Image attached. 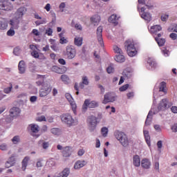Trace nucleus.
Instances as JSON below:
<instances>
[{
	"label": "nucleus",
	"instance_id": "nucleus-1",
	"mask_svg": "<svg viewBox=\"0 0 177 177\" xmlns=\"http://www.w3.org/2000/svg\"><path fill=\"white\" fill-rule=\"evenodd\" d=\"M125 46L127 51V54L130 56V57H133V56H136L138 51L135 48V41L133 39H128L125 42Z\"/></svg>",
	"mask_w": 177,
	"mask_h": 177
},
{
	"label": "nucleus",
	"instance_id": "nucleus-2",
	"mask_svg": "<svg viewBox=\"0 0 177 177\" xmlns=\"http://www.w3.org/2000/svg\"><path fill=\"white\" fill-rule=\"evenodd\" d=\"M115 136L118 140H119L124 146V147H127L128 145H129V141H128V137H127V134H124V132L116 131L115 133Z\"/></svg>",
	"mask_w": 177,
	"mask_h": 177
},
{
	"label": "nucleus",
	"instance_id": "nucleus-3",
	"mask_svg": "<svg viewBox=\"0 0 177 177\" xmlns=\"http://www.w3.org/2000/svg\"><path fill=\"white\" fill-rule=\"evenodd\" d=\"M88 109H96V107H99V102L97 101H91L89 99L85 100L83 106H82V111L85 113L86 110Z\"/></svg>",
	"mask_w": 177,
	"mask_h": 177
},
{
	"label": "nucleus",
	"instance_id": "nucleus-4",
	"mask_svg": "<svg viewBox=\"0 0 177 177\" xmlns=\"http://www.w3.org/2000/svg\"><path fill=\"white\" fill-rule=\"evenodd\" d=\"M61 120L62 122H64V124H66V125H68V127H73V125H75L76 122L73 118V116L68 113L63 114L61 116Z\"/></svg>",
	"mask_w": 177,
	"mask_h": 177
},
{
	"label": "nucleus",
	"instance_id": "nucleus-5",
	"mask_svg": "<svg viewBox=\"0 0 177 177\" xmlns=\"http://www.w3.org/2000/svg\"><path fill=\"white\" fill-rule=\"evenodd\" d=\"M77 55V50L74 46H66V56L69 60H73Z\"/></svg>",
	"mask_w": 177,
	"mask_h": 177
},
{
	"label": "nucleus",
	"instance_id": "nucleus-6",
	"mask_svg": "<svg viewBox=\"0 0 177 177\" xmlns=\"http://www.w3.org/2000/svg\"><path fill=\"white\" fill-rule=\"evenodd\" d=\"M50 92H52V87L48 84H44L42 86V88L39 90V95L40 97H45V96H48Z\"/></svg>",
	"mask_w": 177,
	"mask_h": 177
},
{
	"label": "nucleus",
	"instance_id": "nucleus-7",
	"mask_svg": "<svg viewBox=\"0 0 177 177\" xmlns=\"http://www.w3.org/2000/svg\"><path fill=\"white\" fill-rule=\"evenodd\" d=\"M28 129L30 131V135L33 138H39V134H37L39 132V126L36 124H30L28 127Z\"/></svg>",
	"mask_w": 177,
	"mask_h": 177
},
{
	"label": "nucleus",
	"instance_id": "nucleus-8",
	"mask_svg": "<svg viewBox=\"0 0 177 177\" xmlns=\"http://www.w3.org/2000/svg\"><path fill=\"white\" fill-rule=\"evenodd\" d=\"M170 107H172V102H168L167 99H162L158 106V110L165 111L168 110Z\"/></svg>",
	"mask_w": 177,
	"mask_h": 177
},
{
	"label": "nucleus",
	"instance_id": "nucleus-9",
	"mask_svg": "<svg viewBox=\"0 0 177 177\" xmlns=\"http://www.w3.org/2000/svg\"><path fill=\"white\" fill-rule=\"evenodd\" d=\"M12 9H13V6L9 2V0H0L1 10L9 12V10H12Z\"/></svg>",
	"mask_w": 177,
	"mask_h": 177
},
{
	"label": "nucleus",
	"instance_id": "nucleus-10",
	"mask_svg": "<svg viewBox=\"0 0 177 177\" xmlns=\"http://www.w3.org/2000/svg\"><path fill=\"white\" fill-rule=\"evenodd\" d=\"M88 127L91 131H95L97 125V118L94 115H91L88 118Z\"/></svg>",
	"mask_w": 177,
	"mask_h": 177
},
{
	"label": "nucleus",
	"instance_id": "nucleus-11",
	"mask_svg": "<svg viewBox=\"0 0 177 177\" xmlns=\"http://www.w3.org/2000/svg\"><path fill=\"white\" fill-rule=\"evenodd\" d=\"M115 102V95L113 93H107L104 95V99L102 101L103 104H107V103H113Z\"/></svg>",
	"mask_w": 177,
	"mask_h": 177
},
{
	"label": "nucleus",
	"instance_id": "nucleus-12",
	"mask_svg": "<svg viewBox=\"0 0 177 177\" xmlns=\"http://www.w3.org/2000/svg\"><path fill=\"white\" fill-rule=\"evenodd\" d=\"M103 27L99 26L97 28V41L101 46H104V43L103 41Z\"/></svg>",
	"mask_w": 177,
	"mask_h": 177
},
{
	"label": "nucleus",
	"instance_id": "nucleus-13",
	"mask_svg": "<svg viewBox=\"0 0 177 177\" xmlns=\"http://www.w3.org/2000/svg\"><path fill=\"white\" fill-rule=\"evenodd\" d=\"M27 12V8L25 7H21L17 9V12H15L17 19H21L26 12Z\"/></svg>",
	"mask_w": 177,
	"mask_h": 177
},
{
	"label": "nucleus",
	"instance_id": "nucleus-14",
	"mask_svg": "<svg viewBox=\"0 0 177 177\" xmlns=\"http://www.w3.org/2000/svg\"><path fill=\"white\" fill-rule=\"evenodd\" d=\"M34 16H35V19H37V20H40V21H36L35 22L36 26H41V24H46V23L48 22L46 18L42 19V17H41L39 15H38V13H35Z\"/></svg>",
	"mask_w": 177,
	"mask_h": 177
},
{
	"label": "nucleus",
	"instance_id": "nucleus-15",
	"mask_svg": "<svg viewBox=\"0 0 177 177\" xmlns=\"http://www.w3.org/2000/svg\"><path fill=\"white\" fill-rule=\"evenodd\" d=\"M20 114V109L17 107H12L10 109V116L14 118V117H17Z\"/></svg>",
	"mask_w": 177,
	"mask_h": 177
},
{
	"label": "nucleus",
	"instance_id": "nucleus-16",
	"mask_svg": "<svg viewBox=\"0 0 177 177\" xmlns=\"http://www.w3.org/2000/svg\"><path fill=\"white\" fill-rule=\"evenodd\" d=\"M71 147H65L62 149L63 157H70L71 156Z\"/></svg>",
	"mask_w": 177,
	"mask_h": 177
},
{
	"label": "nucleus",
	"instance_id": "nucleus-17",
	"mask_svg": "<svg viewBox=\"0 0 177 177\" xmlns=\"http://www.w3.org/2000/svg\"><path fill=\"white\" fill-rule=\"evenodd\" d=\"M18 68L20 74H24L26 73V62L24 60L19 62Z\"/></svg>",
	"mask_w": 177,
	"mask_h": 177
},
{
	"label": "nucleus",
	"instance_id": "nucleus-18",
	"mask_svg": "<svg viewBox=\"0 0 177 177\" xmlns=\"http://www.w3.org/2000/svg\"><path fill=\"white\" fill-rule=\"evenodd\" d=\"M119 19H120V17H118L115 14H113L109 18V23H112L113 24L117 25V24H118V20Z\"/></svg>",
	"mask_w": 177,
	"mask_h": 177
},
{
	"label": "nucleus",
	"instance_id": "nucleus-19",
	"mask_svg": "<svg viewBox=\"0 0 177 177\" xmlns=\"http://www.w3.org/2000/svg\"><path fill=\"white\" fill-rule=\"evenodd\" d=\"M151 165V163L150 162V160L147 158L142 159L141 161V166L145 169H149L150 168V166Z\"/></svg>",
	"mask_w": 177,
	"mask_h": 177
},
{
	"label": "nucleus",
	"instance_id": "nucleus-20",
	"mask_svg": "<svg viewBox=\"0 0 177 177\" xmlns=\"http://www.w3.org/2000/svg\"><path fill=\"white\" fill-rule=\"evenodd\" d=\"M90 20L92 24H94V26H97V24L100 23V16L97 15H93V17H91Z\"/></svg>",
	"mask_w": 177,
	"mask_h": 177
},
{
	"label": "nucleus",
	"instance_id": "nucleus-21",
	"mask_svg": "<svg viewBox=\"0 0 177 177\" xmlns=\"http://www.w3.org/2000/svg\"><path fill=\"white\" fill-rule=\"evenodd\" d=\"M84 85H89V80H88V77L83 76L82 78V82L80 83V88L84 89Z\"/></svg>",
	"mask_w": 177,
	"mask_h": 177
},
{
	"label": "nucleus",
	"instance_id": "nucleus-22",
	"mask_svg": "<svg viewBox=\"0 0 177 177\" xmlns=\"http://www.w3.org/2000/svg\"><path fill=\"white\" fill-rule=\"evenodd\" d=\"M19 23L20 22L18 20L11 19L10 21V26H11V28H13L14 30H17V28H19Z\"/></svg>",
	"mask_w": 177,
	"mask_h": 177
},
{
	"label": "nucleus",
	"instance_id": "nucleus-23",
	"mask_svg": "<svg viewBox=\"0 0 177 177\" xmlns=\"http://www.w3.org/2000/svg\"><path fill=\"white\" fill-rule=\"evenodd\" d=\"M161 30H162V28H161V26L155 25L151 27L150 31L152 34H156V32H158V31H161Z\"/></svg>",
	"mask_w": 177,
	"mask_h": 177
},
{
	"label": "nucleus",
	"instance_id": "nucleus-24",
	"mask_svg": "<svg viewBox=\"0 0 177 177\" xmlns=\"http://www.w3.org/2000/svg\"><path fill=\"white\" fill-rule=\"evenodd\" d=\"M133 163L135 167H140V157L138 155L133 156Z\"/></svg>",
	"mask_w": 177,
	"mask_h": 177
},
{
	"label": "nucleus",
	"instance_id": "nucleus-25",
	"mask_svg": "<svg viewBox=\"0 0 177 177\" xmlns=\"http://www.w3.org/2000/svg\"><path fill=\"white\" fill-rule=\"evenodd\" d=\"M159 92L167 93V83L165 82H160L159 85Z\"/></svg>",
	"mask_w": 177,
	"mask_h": 177
},
{
	"label": "nucleus",
	"instance_id": "nucleus-26",
	"mask_svg": "<svg viewBox=\"0 0 177 177\" xmlns=\"http://www.w3.org/2000/svg\"><path fill=\"white\" fill-rule=\"evenodd\" d=\"M83 167H85V161H81V160H77L75 165L74 168L75 169H80V168H82Z\"/></svg>",
	"mask_w": 177,
	"mask_h": 177
},
{
	"label": "nucleus",
	"instance_id": "nucleus-27",
	"mask_svg": "<svg viewBox=\"0 0 177 177\" xmlns=\"http://www.w3.org/2000/svg\"><path fill=\"white\" fill-rule=\"evenodd\" d=\"M152 120H153V115H151V111H149L145 120V125L147 127H149V125H151Z\"/></svg>",
	"mask_w": 177,
	"mask_h": 177
},
{
	"label": "nucleus",
	"instance_id": "nucleus-28",
	"mask_svg": "<svg viewBox=\"0 0 177 177\" xmlns=\"http://www.w3.org/2000/svg\"><path fill=\"white\" fill-rule=\"evenodd\" d=\"M38 145L44 149V150H46L49 147V142L44 141V140H40L38 142Z\"/></svg>",
	"mask_w": 177,
	"mask_h": 177
},
{
	"label": "nucleus",
	"instance_id": "nucleus-29",
	"mask_svg": "<svg viewBox=\"0 0 177 177\" xmlns=\"http://www.w3.org/2000/svg\"><path fill=\"white\" fill-rule=\"evenodd\" d=\"M8 28V20L3 19L0 21V30H6Z\"/></svg>",
	"mask_w": 177,
	"mask_h": 177
},
{
	"label": "nucleus",
	"instance_id": "nucleus-30",
	"mask_svg": "<svg viewBox=\"0 0 177 177\" xmlns=\"http://www.w3.org/2000/svg\"><path fill=\"white\" fill-rule=\"evenodd\" d=\"M84 39L82 37H76L74 39V44L76 46H82Z\"/></svg>",
	"mask_w": 177,
	"mask_h": 177
},
{
	"label": "nucleus",
	"instance_id": "nucleus-31",
	"mask_svg": "<svg viewBox=\"0 0 177 177\" xmlns=\"http://www.w3.org/2000/svg\"><path fill=\"white\" fill-rule=\"evenodd\" d=\"M28 161H30V157L26 156L22 160V169L26 171L27 166L28 165Z\"/></svg>",
	"mask_w": 177,
	"mask_h": 177
},
{
	"label": "nucleus",
	"instance_id": "nucleus-32",
	"mask_svg": "<svg viewBox=\"0 0 177 177\" xmlns=\"http://www.w3.org/2000/svg\"><path fill=\"white\" fill-rule=\"evenodd\" d=\"M142 19L146 20V21H151V15L149 12H143L141 14Z\"/></svg>",
	"mask_w": 177,
	"mask_h": 177
},
{
	"label": "nucleus",
	"instance_id": "nucleus-33",
	"mask_svg": "<svg viewBox=\"0 0 177 177\" xmlns=\"http://www.w3.org/2000/svg\"><path fill=\"white\" fill-rule=\"evenodd\" d=\"M37 80H41L36 82L37 85H38V86H41V85H42V84H44V81L45 80V75H37Z\"/></svg>",
	"mask_w": 177,
	"mask_h": 177
},
{
	"label": "nucleus",
	"instance_id": "nucleus-34",
	"mask_svg": "<svg viewBox=\"0 0 177 177\" xmlns=\"http://www.w3.org/2000/svg\"><path fill=\"white\" fill-rule=\"evenodd\" d=\"M59 37L60 38L59 43L62 44V45H64V44L68 43V40H67V38L64 37V33H60L59 35Z\"/></svg>",
	"mask_w": 177,
	"mask_h": 177
},
{
	"label": "nucleus",
	"instance_id": "nucleus-35",
	"mask_svg": "<svg viewBox=\"0 0 177 177\" xmlns=\"http://www.w3.org/2000/svg\"><path fill=\"white\" fill-rule=\"evenodd\" d=\"M115 60L118 63H124L125 62V57L122 54H119L115 57Z\"/></svg>",
	"mask_w": 177,
	"mask_h": 177
},
{
	"label": "nucleus",
	"instance_id": "nucleus-36",
	"mask_svg": "<svg viewBox=\"0 0 177 177\" xmlns=\"http://www.w3.org/2000/svg\"><path fill=\"white\" fill-rule=\"evenodd\" d=\"M168 31L169 32H177V24H171L168 28Z\"/></svg>",
	"mask_w": 177,
	"mask_h": 177
},
{
	"label": "nucleus",
	"instance_id": "nucleus-37",
	"mask_svg": "<svg viewBox=\"0 0 177 177\" xmlns=\"http://www.w3.org/2000/svg\"><path fill=\"white\" fill-rule=\"evenodd\" d=\"M61 80L62 82L65 84H68V82H70V78L68 77V76H67V75H62Z\"/></svg>",
	"mask_w": 177,
	"mask_h": 177
},
{
	"label": "nucleus",
	"instance_id": "nucleus-38",
	"mask_svg": "<svg viewBox=\"0 0 177 177\" xmlns=\"http://www.w3.org/2000/svg\"><path fill=\"white\" fill-rule=\"evenodd\" d=\"M155 39L160 46H164V44H165V39H160L158 37H155Z\"/></svg>",
	"mask_w": 177,
	"mask_h": 177
},
{
	"label": "nucleus",
	"instance_id": "nucleus-39",
	"mask_svg": "<svg viewBox=\"0 0 177 177\" xmlns=\"http://www.w3.org/2000/svg\"><path fill=\"white\" fill-rule=\"evenodd\" d=\"M101 133L104 138H106V136H107V133H109V129L107 127H102L101 129Z\"/></svg>",
	"mask_w": 177,
	"mask_h": 177
},
{
	"label": "nucleus",
	"instance_id": "nucleus-40",
	"mask_svg": "<svg viewBox=\"0 0 177 177\" xmlns=\"http://www.w3.org/2000/svg\"><path fill=\"white\" fill-rule=\"evenodd\" d=\"M113 50L115 53H118V55H122V50L120 47H118V46H114Z\"/></svg>",
	"mask_w": 177,
	"mask_h": 177
},
{
	"label": "nucleus",
	"instance_id": "nucleus-41",
	"mask_svg": "<svg viewBox=\"0 0 177 177\" xmlns=\"http://www.w3.org/2000/svg\"><path fill=\"white\" fill-rule=\"evenodd\" d=\"M50 131L53 135H60V129L59 128H53Z\"/></svg>",
	"mask_w": 177,
	"mask_h": 177
},
{
	"label": "nucleus",
	"instance_id": "nucleus-42",
	"mask_svg": "<svg viewBox=\"0 0 177 177\" xmlns=\"http://www.w3.org/2000/svg\"><path fill=\"white\" fill-rule=\"evenodd\" d=\"M12 89H13V86H12L11 83L10 84L9 87H6L3 89L4 93H10L12 92Z\"/></svg>",
	"mask_w": 177,
	"mask_h": 177
},
{
	"label": "nucleus",
	"instance_id": "nucleus-43",
	"mask_svg": "<svg viewBox=\"0 0 177 177\" xmlns=\"http://www.w3.org/2000/svg\"><path fill=\"white\" fill-rule=\"evenodd\" d=\"M106 72L108 74H111L114 72V65L113 64H110L109 66L106 68Z\"/></svg>",
	"mask_w": 177,
	"mask_h": 177
},
{
	"label": "nucleus",
	"instance_id": "nucleus-44",
	"mask_svg": "<svg viewBox=\"0 0 177 177\" xmlns=\"http://www.w3.org/2000/svg\"><path fill=\"white\" fill-rule=\"evenodd\" d=\"M69 103L72 107L73 113L75 114V111H77V104H75V102H74V100Z\"/></svg>",
	"mask_w": 177,
	"mask_h": 177
},
{
	"label": "nucleus",
	"instance_id": "nucleus-45",
	"mask_svg": "<svg viewBox=\"0 0 177 177\" xmlns=\"http://www.w3.org/2000/svg\"><path fill=\"white\" fill-rule=\"evenodd\" d=\"M15 29L10 28V30H8L7 32V35L8 37H13V35H15Z\"/></svg>",
	"mask_w": 177,
	"mask_h": 177
},
{
	"label": "nucleus",
	"instance_id": "nucleus-46",
	"mask_svg": "<svg viewBox=\"0 0 177 177\" xmlns=\"http://www.w3.org/2000/svg\"><path fill=\"white\" fill-rule=\"evenodd\" d=\"M12 142L14 143V145H17L19 142H20V137L19 136H15L12 139Z\"/></svg>",
	"mask_w": 177,
	"mask_h": 177
},
{
	"label": "nucleus",
	"instance_id": "nucleus-47",
	"mask_svg": "<svg viewBox=\"0 0 177 177\" xmlns=\"http://www.w3.org/2000/svg\"><path fill=\"white\" fill-rule=\"evenodd\" d=\"M129 88V84H124L122 86L120 87L119 91L120 92H125L127 89Z\"/></svg>",
	"mask_w": 177,
	"mask_h": 177
},
{
	"label": "nucleus",
	"instance_id": "nucleus-48",
	"mask_svg": "<svg viewBox=\"0 0 177 177\" xmlns=\"http://www.w3.org/2000/svg\"><path fill=\"white\" fill-rule=\"evenodd\" d=\"M65 97H66V99H67V100L69 102V103L74 100V99L73 98V96H71V95L70 93H66Z\"/></svg>",
	"mask_w": 177,
	"mask_h": 177
},
{
	"label": "nucleus",
	"instance_id": "nucleus-49",
	"mask_svg": "<svg viewBox=\"0 0 177 177\" xmlns=\"http://www.w3.org/2000/svg\"><path fill=\"white\" fill-rule=\"evenodd\" d=\"M31 55L35 59H39V53L37 50H34L31 53Z\"/></svg>",
	"mask_w": 177,
	"mask_h": 177
},
{
	"label": "nucleus",
	"instance_id": "nucleus-50",
	"mask_svg": "<svg viewBox=\"0 0 177 177\" xmlns=\"http://www.w3.org/2000/svg\"><path fill=\"white\" fill-rule=\"evenodd\" d=\"M36 121H38L39 122H42V121H46V118L45 115L39 116L36 118Z\"/></svg>",
	"mask_w": 177,
	"mask_h": 177
},
{
	"label": "nucleus",
	"instance_id": "nucleus-51",
	"mask_svg": "<svg viewBox=\"0 0 177 177\" xmlns=\"http://www.w3.org/2000/svg\"><path fill=\"white\" fill-rule=\"evenodd\" d=\"M13 53L16 56H19V54L20 53V48L19 47H15L13 50Z\"/></svg>",
	"mask_w": 177,
	"mask_h": 177
},
{
	"label": "nucleus",
	"instance_id": "nucleus-52",
	"mask_svg": "<svg viewBox=\"0 0 177 177\" xmlns=\"http://www.w3.org/2000/svg\"><path fill=\"white\" fill-rule=\"evenodd\" d=\"M0 150H2V151H6V150H8V145H6V144H1L0 145Z\"/></svg>",
	"mask_w": 177,
	"mask_h": 177
},
{
	"label": "nucleus",
	"instance_id": "nucleus-53",
	"mask_svg": "<svg viewBox=\"0 0 177 177\" xmlns=\"http://www.w3.org/2000/svg\"><path fill=\"white\" fill-rule=\"evenodd\" d=\"M13 161H7L6 162V168H10V167H13Z\"/></svg>",
	"mask_w": 177,
	"mask_h": 177
},
{
	"label": "nucleus",
	"instance_id": "nucleus-54",
	"mask_svg": "<svg viewBox=\"0 0 177 177\" xmlns=\"http://www.w3.org/2000/svg\"><path fill=\"white\" fill-rule=\"evenodd\" d=\"M61 12H64V8H66V3L64 2H62L59 4V6Z\"/></svg>",
	"mask_w": 177,
	"mask_h": 177
},
{
	"label": "nucleus",
	"instance_id": "nucleus-55",
	"mask_svg": "<svg viewBox=\"0 0 177 177\" xmlns=\"http://www.w3.org/2000/svg\"><path fill=\"white\" fill-rule=\"evenodd\" d=\"M32 32L36 37H39L41 35V32H39V31H38L37 29H33Z\"/></svg>",
	"mask_w": 177,
	"mask_h": 177
},
{
	"label": "nucleus",
	"instance_id": "nucleus-56",
	"mask_svg": "<svg viewBox=\"0 0 177 177\" xmlns=\"http://www.w3.org/2000/svg\"><path fill=\"white\" fill-rule=\"evenodd\" d=\"M46 34H47V35L50 37V35H52V34H53V30H52V28H48L46 30Z\"/></svg>",
	"mask_w": 177,
	"mask_h": 177
},
{
	"label": "nucleus",
	"instance_id": "nucleus-57",
	"mask_svg": "<svg viewBox=\"0 0 177 177\" xmlns=\"http://www.w3.org/2000/svg\"><path fill=\"white\" fill-rule=\"evenodd\" d=\"M38 99V97L35 95L31 96L30 97V102L31 103H35V102H37V100Z\"/></svg>",
	"mask_w": 177,
	"mask_h": 177
},
{
	"label": "nucleus",
	"instance_id": "nucleus-58",
	"mask_svg": "<svg viewBox=\"0 0 177 177\" xmlns=\"http://www.w3.org/2000/svg\"><path fill=\"white\" fill-rule=\"evenodd\" d=\"M171 113H174V114H177V106H173L170 109Z\"/></svg>",
	"mask_w": 177,
	"mask_h": 177
},
{
	"label": "nucleus",
	"instance_id": "nucleus-59",
	"mask_svg": "<svg viewBox=\"0 0 177 177\" xmlns=\"http://www.w3.org/2000/svg\"><path fill=\"white\" fill-rule=\"evenodd\" d=\"M84 154H85V150L81 149H79L78 152H77V156H84Z\"/></svg>",
	"mask_w": 177,
	"mask_h": 177
},
{
	"label": "nucleus",
	"instance_id": "nucleus-60",
	"mask_svg": "<svg viewBox=\"0 0 177 177\" xmlns=\"http://www.w3.org/2000/svg\"><path fill=\"white\" fill-rule=\"evenodd\" d=\"M42 160H39L37 162V163H36V167H37V168H41V167H42Z\"/></svg>",
	"mask_w": 177,
	"mask_h": 177
},
{
	"label": "nucleus",
	"instance_id": "nucleus-61",
	"mask_svg": "<svg viewBox=\"0 0 177 177\" xmlns=\"http://www.w3.org/2000/svg\"><path fill=\"white\" fill-rule=\"evenodd\" d=\"M145 141L147 142V145H148V146H150V136H148L147 137H145Z\"/></svg>",
	"mask_w": 177,
	"mask_h": 177
},
{
	"label": "nucleus",
	"instance_id": "nucleus-62",
	"mask_svg": "<svg viewBox=\"0 0 177 177\" xmlns=\"http://www.w3.org/2000/svg\"><path fill=\"white\" fill-rule=\"evenodd\" d=\"M169 37L171 39L175 40L177 38V35L176 33H171Z\"/></svg>",
	"mask_w": 177,
	"mask_h": 177
},
{
	"label": "nucleus",
	"instance_id": "nucleus-63",
	"mask_svg": "<svg viewBox=\"0 0 177 177\" xmlns=\"http://www.w3.org/2000/svg\"><path fill=\"white\" fill-rule=\"evenodd\" d=\"M168 17H169L168 15H162L161 17L162 21H167Z\"/></svg>",
	"mask_w": 177,
	"mask_h": 177
},
{
	"label": "nucleus",
	"instance_id": "nucleus-64",
	"mask_svg": "<svg viewBox=\"0 0 177 177\" xmlns=\"http://www.w3.org/2000/svg\"><path fill=\"white\" fill-rule=\"evenodd\" d=\"M171 130L173 131V132H177V123L174 124L171 127Z\"/></svg>",
	"mask_w": 177,
	"mask_h": 177
}]
</instances>
